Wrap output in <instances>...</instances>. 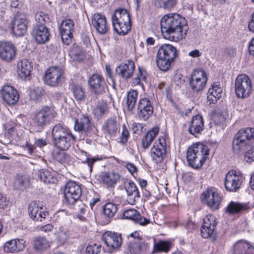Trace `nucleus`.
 <instances>
[{
  "label": "nucleus",
  "mask_w": 254,
  "mask_h": 254,
  "mask_svg": "<svg viewBox=\"0 0 254 254\" xmlns=\"http://www.w3.org/2000/svg\"><path fill=\"white\" fill-rule=\"evenodd\" d=\"M160 25L164 38L175 42L185 38L189 29L185 18L176 13L165 15L160 20Z\"/></svg>",
  "instance_id": "f257e3e1"
},
{
  "label": "nucleus",
  "mask_w": 254,
  "mask_h": 254,
  "mask_svg": "<svg viewBox=\"0 0 254 254\" xmlns=\"http://www.w3.org/2000/svg\"><path fill=\"white\" fill-rule=\"evenodd\" d=\"M188 55L190 57H191L193 58H199L202 55V53L200 52L198 50L195 49L190 52L188 54Z\"/></svg>",
  "instance_id": "69168bd1"
},
{
  "label": "nucleus",
  "mask_w": 254,
  "mask_h": 254,
  "mask_svg": "<svg viewBox=\"0 0 254 254\" xmlns=\"http://www.w3.org/2000/svg\"><path fill=\"white\" fill-rule=\"evenodd\" d=\"M92 24L97 31L102 35L106 34L109 29L105 16L99 13L93 15Z\"/></svg>",
  "instance_id": "5701e85b"
},
{
  "label": "nucleus",
  "mask_w": 254,
  "mask_h": 254,
  "mask_svg": "<svg viewBox=\"0 0 254 254\" xmlns=\"http://www.w3.org/2000/svg\"><path fill=\"white\" fill-rule=\"evenodd\" d=\"M233 254H254V249L248 243L238 241L234 246Z\"/></svg>",
  "instance_id": "f704fd0d"
},
{
  "label": "nucleus",
  "mask_w": 254,
  "mask_h": 254,
  "mask_svg": "<svg viewBox=\"0 0 254 254\" xmlns=\"http://www.w3.org/2000/svg\"><path fill=\"white\" fill-rule=\"evenodd\" d=\"M159 132L158 127H154L149 131L142 138V147L144 149L147 148L154 138L157 135Z\"/></svg>",
  "instance_id": "ea45409f"
},
{
  "label": "nucleus",
  "mask_w": 254,
  "mask_h": 254,
  "mask_svg": "<svg viewBox=\"0 0 254 254\" xmlns=\"http://www.w3.org/2000/svg\"><path fill=\"white\" fill-rule=\"evenodd\" d=\"M137 109L138 118L143 121H147L153 113L152 104L147 98L139 99Z\"/></svg>",
  "instance_id": "2eb2a0df"
},
{
  "label": "nucleus",
  "mask_w": 254,
  "mask_h": 254,
  "mask_svg": "<svg viewBox=\"0 0 254 254\" xmlns=\"http://www.w3.org/2000/svg\"><path fill=\"white\" fill-rule=\"evenodd\" d=\"M38 178L45 184L54 183L55 179L50 171L46 169H41L38 172Z\"/></svg>",
  "instance_id": "c03bdc74"
},
{
  "label": "nucleus",
  "mask_w": 254,
  "mask_h": 254,
  "mask_svg": "<svg viewBox=\"0 0 254 254\" xmlns=\"http://www.w3.org/2000/svg\"><path fill=\"white\" fill-rule=\"evenodd\" d=\"M135 70L134 62L128 60L125 63H122L116 68V74L124 79H127L132 77Z\"/></svg>",
  "instance_id": "4be33fe9"
},
{
  "label": "nucleus",
  "mask_w": 254,
  "mask_h": 254,
  "mask_svg": "<svg viewBox=\"0 0 254 254\" xmlns=\"http://www.w3.org/2000/svg\"><path fill=\"white\" fill-rule=\"evenodd\" d=\"M43 94V90L41 87H37L31 90L29 93L30 98L34 101H39Z\"/></svg>",
  "instance_id": "603ef678"
},
{
  "label": "nucleus",
  "mask_w": 254,
  "mask_h": 254,
  "mask_svg": "<svg viewBox=\"0 0 254 254\" xmlns=\"http://www.w3.org/2000/svg\"><path fill=\"white\" fill-rule=\"evenodd\" d=\"M99 158H86L85 161H83V163H87L88 164V167H89V171L90 172H91L92 171V167L94 163L99 160Z\"/></svg>",
  "instance_id": "bf43d9fd"
},
{
  "label": "nucleus",
  "mask_w": 254,
  "mask_h": 254,
  "mask_svg": "<svg viewBox=\"0 0 254 254\" xmlns=\"http://www.w3.org/2000/svg\"><path fill=\"white\" fill-rule=\"evenodd\" d=\"M138 93L136 91L132 90L129 91L127 96V109L129 111H131L134 108L136 102Z\"/></svg>",
  "instance_id": "37998d69"
},
{
  "label": "nucleus",
  "mask_w": 254,
  "mask_h": 254,
  "mask_svg": "<svg viewBox=\"0 0 254 254\" xmlns=\"http://www.w3.org/2000/svg\"><path fill=\"white\" fill-rule=\"evenodd\" d=\"M74 129L79 132H88L92 128L91 120L87 115H82L74 123Z\"/></svg>",
  "instance_id": "a878e982"
},
{
  "label": "nucleus",
  "mask_w": 254,
  "mask_h": 254,
  "mask_svg": "<svg viewBox=\"0 0 254 254\" xmlns=\"http://www.w3.org/2000/svg\"><path fill=\"white\" fill-rule=\"evenodd\" d=\"M112 25L117 33L120 35H125L131 30V20L115 21Z\"/></svg>",
  "instance_id": "72a5a7b5"
},
{
  "label": "nucleus",
  "mask_w": 254,
  "mask_h": 254,
  "mask_svg": "<svg viewBox=\"0 0 254 254\" xmlns=\"http://www.w3.org/2000/svg\"><path fill=\"white\" fill-rule=\"evenodd\" d=\"M171 243L168 242L160 241L154 245V248L157 252H167L169 251Z\"/></svg>",
  "instance_id": "5fc2aeb1"
},
{
  "label": "nucleus",
  "mask_w": 254,
  "mask_h": 254,
  "mask_svg": "<svg viewBox=\"0 0 254 254\" xmlns=\"http://www.w3.org/2000/svg\"><path fill=\"white\" fill-rule=\"evenodd\" d=\"M1 94L3 100L9 105H14L19 99L17 91L10 85L4 86L1 90Z\"/></svg>",
  "instance_id": "b1692460"
},
{
  "label": "nucleus",
  "mask_w": 254,
  "mask_h": 254,
  "mask_svg": "<svg viewBox=\"0 0 254 254\" xmlns=\"http://www.w3.org/2000/svg\"><path fill=\"white\" fill-rule=\"evenodd\" d=\"M247 209V206L239 202L231 201L226 208L227 212L231 214H237Z\"/></svg>",
  "instance_id": "a19ab883"
},
{
  "label": "nucleus",
  "mask_w": 254,
  "mask_h": 254,
  "mask_svg": "<svg viewBox=\"0 0 254 254\" xmlns=\"http://www.w3.org/2000/svg\"><path fill=\"white\" fill-rule=\"evenodd\" d=\"M35 16L36 20L39 23L36 25H45L50 21L49 15L43 11L37 12Z\"/></svg>",
  "instance_id": "3c124183"
},
{
  "label": "nucleus",
  "mask_w": 254,
  "mask_h": 254,
  "mask_svg": "<svg viewBox=\"0 0 254 254\" xmlns=\"http://www.w3.org/2000/svg\"><path fill=\"white\" fill-rule=\"evenodd\" d=\"M104 215L110 219L113 218L118 211V205L113 203H106L103 207Z\"/></svg>",
  "instance_id": "79ce46f5"
},
{
  "label": "nucleus",
  "mask_w": 254,
  "mask_h": 254,
  "mask_svg": "<svg viewBox=\"0 0 254 254\" xmlns=\"http://www.w3.org/2000/svg\"><path fill=\"white\" fill-rule=\"evenodd\" d=\"M81 189L75 182H67L64 190V199L70 204H73L81 195Z\"/></svg>",
  "instance_id": "9d476101"
},
{
  "label": "nucleus",
  "mask_w": 254,
  "mask_h": 254,
  "mask_svg": "<svg viewBox=\"0 0 254 254\" xmlns=\"http://www.w3.org/2000/svg\"><path fill=\"white\" fill-rule=\"evenodd\" d=\"M8 204V201L2 194L0 193V208L4 209Z\"/></svg>",
  "instance_id": "052dcab7"
},
{
  "label": "nucleus",
  "mask_w": 254,
  "mask_h": 254,
  "mask_svg": "<svg viewBox=\"0 0 254 254\" xmlns=\"http://www.w3.org/2000/svg\"><path fill=\"white\" fill-rule=\"evenodd\" d=\"M120 178L119 174L114 172H106L101 177L102 181L108 187L114 186L119 181Z\"/></svg>",
  "instance_id": "c9c22d12"
},
{
  "label": "nucleus",
  "mask_w": 254,
  "mask_h": 254,
  "mask_svg": "<svg viewBox=\"0 0 254 254\" xmlns=\"http://www.w3.org/2000/svg\"><path fill=\"white\" fill-rule=\"evenodd\" d=\"M204 127L202 117L200 115L194 116L189 126V132L195 137L203 130Z\"/></svg>",
  "instance_id": "bb28decb"
},
{
  "label": "nucleus",
  "mask_w": 254,
  "mask_h": 254,
  "mask_svg": "<svg viewBox=\"0 0 254 254\" xmlns=\"http://www.w3.org/2000/svg\"><path fill=\"white\" fill-rule=\"evenodd\" d=\"M123 217L125 219L133 220L135 223L145 226L150 223V220L142 217L140 213L134 209H129L124 211Z\"/></svg>",
  "instance_id": "cd10ccee"
},
{
  "label": "nucleus",
  "mask_w": 254,
  "mask_h": 254,
  "mask_svg": "<svg viewBox=\"0 0 254 254\" xmlns=\"http://www.w3.org/2000/svg\"><path fill=\"white\" fill-rule=\"evenodd\" d=\"M28 20L24 13H16L10 23V29L16 36H22L27 32Z\"/></svg>",
  "instance_id": "0eeeda50"
},
{
  "label": "nucleus",
  "mask_w": 254,
  "mask_h": 254,
  "mask_svg": "<svg viewBox=\"0 0 254 254\" xmlns=\"http://www.w3.org/2000/svg\"><path fill=\"white\" fill-rule=\"evenodd\" d=\"M23 239H16L7 242L4 245L3 250L6 253H17L24 248Z\"/></svg>",
  "instance_id": "c756f323"
},
{
  "label": "nucleus",
  "mask_w": 254,
  "mask_h": 254,
  "mask_svg": "<svg viewBox=\"0 0 254 254\" xmlns=\"http://www.w3.org/2000/svg\"><path fill=\"white\" fill-rule=\"evenodd\" d=\"M16 183H17L18 189L23 190L28 185V182L26 178H20L17 179Z\"/></svg>",
  "instance_id": "13d9d810"
},
{
  "label": "nucleus",
  "mask_w": 254,
  "mask_h": 254,
  "mask_svg": "<svg viewBox=\"0 0 254 254\" xmlns=\"http://www.w3.org/2000/svg\"><path fill=\"white\" fill-rule=\"evenodd\" d=\"M31 35L37 43L40 44H45L49 40V30L45 25H35Z\"/></svg>",
  "instance_id": "412c9836"
},
{
  "label": "nucleus",
  "mask_w": 254,
  "mask_h": 254,
  "mask_svg": "<svg viewBox=\"0 0 254 254\" xmlns=\"http://www.w3.org/2000/svg\"><path fill=\"white\" fill-rule=\"evenodd\" d=\"M123 130L120 137V142L122 144H125L129 136V132L127 129L126 128L125 125L123 126Z\"/></svg>",
  "instance_id": "4d7b16f0"
},
{
  "label": "nucleus",
  "mask_w": 254,
  "mask_h": 254,
  "mask_svg": "<svg viewBox=\"0 0 254 254\" xmlns=\"http://www.w3.org/2000/svg\"><path fill=\"white\" fill-rule=\"evenodd\" d=\"M158 88L159 90H162L164 88L165 89V93L167 95L169 94L170 92V88L168 85H166V83L164 82H161L159 83Z\"/></svg>",
  "instance_id": "0e129e2a"
},
{
  "label": "nucleus",
  "mask_w": 254,
  "mask_h": 254,
  "mask_svg": "<svg viewBox=\"0 0 254 254\" xmlns=\"http://www.w3.org/2000/svg\"><path fill=\"white\" fill-rule=\"evenodd\" d=\"M43 206V204L40 201H32L29 204V214L33 220L42 221L49 215L48 211H44Z\"/></svg>",
  "instance_id": "dca6fc26"
},
{
  "label": "nucleus",
  "mask_w": 254,
  "mask_h": 254,
  "mask_svg": "<svg viewBox=\"0 0 254 254\" xmlns=\"http://www.w3.org/2000/svg\"><path fill=\"white\" fill-rule=\"evenodd\" d=\"M53 158L61 163L65 162L68 156L63 150H55L52 152Z\"/></svg>",
  "instance_id": "8fccbe9b"
},
{
  "label": "nucleus",
  "mask_w": 254,
  "mask_h": 254,
  "mask_svg": "<svg viewBox=\"0 0 254 254\" xmlns=\"http://www.w3.org/2000/svg\"><path fill=\"white\" fill-rule=\"evenodd\" d=\"M23 147L24 150H27L28 153L30 155H31L33 153L35 149L34 146L28 141H26L25 145L23 146Z\"/></svg>",
  "instance_id": "680f3d73"
},
{
  "label": "nucleus",
  "mask_w": 254,
  "mask_h": 254,
  "mask_svg": "<svg viewBox=\"0 0 254 254\" xmlns=\"http://www.w3.org/2000/svg\"><path fill=\"white\" fill-rule=\"evenodd\" d=\"M71 132L67 127L61 124L56 125L53 128L52 135L53 140L65 136Z\"/></svg>",
  "instance_id": "4c0bfd02"
},
{
  "label": "nucleus",
  "mask_w": 254,
  "mask_h": 254,
  "mask_svg": "<svg viewBox=\"0 0 254 254\" xmlns=\"http://www.w3.org/2000/svg\"><path fill=\"white\" fill-rule=\"evenodd\" d=\"M166 141L163 138L155 142L151 149V156L156 163L162 161L166 153Z\"/></svg>",
  "instance_id": "aec40b11"
},
{
  "label": "nucleus",
  "mask_w": 254,
  "mask_h": 254,
  "mask_svg": "<svg viewBox=\"0 0 254 254\" xmlns=\"http://www.w3.org/2000/svg\"><path fill=\"white\" fill-rule=\"evenodd\" d=\"M254 141V128L247 127L240 129L234 138L233 150L237 154L245 152V160L248 162H252L254 161V147L250 144Z\"/></svg>",
  "instance_id": "f03ea898"
},
{
  "label": "nucleus",
  "mask_w": 254,
  "mask_h": 254,
  "mask_svg": "<svg viewBox=\"0 0 254 254\" xmlns=\"http://www.w3.org/2000/svg\"><path fill=\"white\" fill-rule=\"evenodd\" d=\"M108 111V105L105 103H102L98 105L94 109L93 113L97 118H101Z\"/></svg>",
  "instance_id": "09e8293b"
},
{
  "label": "nucleus",
  "mask_w": 254,
  "mask_h": 254,
  "mask_svg": "<svg viewBox=\"0 0 254 254\" xmlns=\"http://www.w3.org/2000/svg\"><path fill=\"white\" fill-rule=\"evenodd\" d=\"M102 240L109 250L111 251L118 249L122 244L121 235L111 231L105 232L102 236Z\"/></svg>",
  "instance_id": "a211bd4d"
},
{
  "label": "nucleus",
  "mask_w": 254,
  "mask_h": 254,
  "mask_svg": "<svg viewBox=\"0 0 254 254\" xmlns=\"http://www.w3.org/2000/svg\"><path fill=\"white\" fill-rule=\"evenodd\" d=\"M215 218L212 215H207L203 218V223L201 228V234L203 238L210 237L216 228Z\"/></svg>",
  "instance_id": "393cba45"
},
{
  "label": "nucleus",
  "mask_w": 254,
  "mask_h": 254,
  "mask_svg": "<svg viewBox=\"0 0 254 254\" xmlns=\"http://www.w3.org/2000/svg\"><path fill=\"white\" fill-rule=\"evenodd\" d=\"M177 55V49L174 46L170 44L162 45L159 48L157 55V66L162 71L168 70Z\"/></svg>",
  "instance_id": "20e7f679"
},
{
  "label": "nucleus",
  "mask_w": 254,
  "mask_h": 254,
  "mask_svg": "<svg viewBox=\"0 0 254 254\" xmlns=\"http://www.w3.org/2000/svg\"><path fill=\"white\" fill-rule=\"evenodd\" d=\"M207 80L206 74L204 70L195 69L191 74L189 85L193 92H199L204 88Z\"/></svg>",
  "instance_id": "6e6552de"
},
{
  "label": "nucleus",
  "mask_w": 254,
  "mask_h": 254,
  "mask_svg": "<svg viewBox=\"0 0 254 254\" xmlns=\"http://www.w3.org/2000/svg\"><path fill=\"white\" fill-rule=\"evenodd\" d=\"M177 0H157L155 5L160 8L171 10L177 3Z\"/></svg>",
  "instance_id": "de8ad7c7"
},
{
  "label": "nucleus",
  "mask_w": 254,
  "mask_h": 254,
  "mask_svg": "<svg viewBox=\"0 0 254 254\" xmlns=\"http://www.w3.org/2000/svg\"><path fill=\"white\" fill-rule=\"evenodd\" d=\"M50 242L43 237H37L34 242V248L38 251H42L50 247Z\"/></svg>",
  "instance_id": "a18cd8bd"
},
{
  "label": "nucleus",
  "mask_w": 254,
  "mask_h": 254,
  "mask_svg": "<svg viewBox=\"0 0 254 254\" xmlns=\"http://www.w3.org/2000/svg\"><path fill=\"white\" fill-rule=\"evenodd\" d=\"M88 84L91 91L96 95H99L105 92L107 85L102 75L95 73L89 79Z\"/></svg>",
  "instance_id": "ddd939ff"
},
{
  "label": "nucleus",
  "mask_w": 254,
  "mask_h": 254,
  "mask_svg": "<svg viewBox=\"0 0 254 254\" xmlns=\"http://www.w3.org/2000/svg\"><path fill=\"white\" fill-rule=\"evenodd\" d=\"M236 96L240 98L249 97L252 90V83L250 78L245 74H239L235 83Z\"/></svg>",
  "instance_id": "423d86ee"
},
{
  "label": "nucleus",
  "mask_w": 254,
  "mask_h": 254,
  "mask_svg": "<svg viewBox=\"0 0 254 254\" xmlns=\"http://www.w3.org/2000/svg\"><path fill=\"white\" fill-rule=\"evenodd\" d=\"M63 75L64 70L61 67L59 66L50 67L45 72V82L50 86H56L63 80Z\"/></svg>",
  "instance_id": "1a4fd4ad"
},
{
  "label": "nucleus",
  "mask_w": 254,
  "mask_h": 254,
  "mask_svg": "<svg viewBox=\"0 0 254 254\" xmlns=\"http://www.w3.org/2000/svg\"><path fill=\"white\" fill-rule=\"evenodd\" d=\"M222 92V88L218 85H213L209 88L207 93V100L210 104L215 103L221 97Z\"/></svg>",
  "instance_id": "58836bf2"
},
{
  "label": "nucleus",
  "mask_w": 254,
  "mask_h": 254,
  "mask_svg": "<svg viewBox=\"0 0 254 254\" xmlns=\"http://www.w3.org/2000/svg\"><path fill=\"white\" fill-rule=\"evenodd\" d=\"M248 49L250 54L254 56V38L250 42Z\"/></svg>",
  "instance_id": "774afa93"
},
{
  "label": "nucleus",
  "mask_w": 254,
  "mask_h": 254,
  "mask_svg": "<svg viewBox=\"0 0 254 254\" xmlns=\"http://www.w3.org/2000/svg\"><path fill=\"white\" fill-rule=\"evenodd\" d=\"M128 238H132L133 240H130L128 248L131 254H144L147 250L148 245L147 243L141 241V238L139 233L135 231L130 234Z\"/></svg>",
  "instance_id": "9b49d317"
},
{
  "label": "nucleus",
  "mask_w": 254,
  "mask_h": 254,
  "mask_svg": "<svg viewBox=\"0 0 254 254\" xmlns=\"http://www.w3.org/2000/svg\"><path fill=\"white\" fill-rule=\"evenodd\" d=\"M242 183V176L237 174L235 171H230L226 175L225 187L227 190L237 191L240 188Z\"/></svg>",
  "instance_id": "f3484780"
},
{
  "label": "nucleus",
  "mask_w": 254,
  "mask_h": 254,
  "mask_svg": "<svg viewBox=\"0 0 254 254\" xmlns=\"http://www.w3.org/2000/svg\"><path fill=\"white\" fill-rule=\"evenodd\" d=\"M74 25L73 21L70 19H65L61 24L60 31L61 38L63 43L66 45H69L72 42Z\"/></svg>",
  "instance_id": "f8f14e48"
},
{
  "label": "nucleus",
  "mask_w": 254,
  "mask_h": 254,
  "mask_svg": "<svg viewBox=\"0 0 254 254\" xmlns=\"http://www.w3.org/2000/svg\"><path fill=\"white\" fill-rule=\"evenodd\" d=\"M71 90L76 100L79 101L84 100L85 92L84 89L80 85L74 84L72 86Z\"/></svg>",
  "instance_id": "49530a36"
},
{
  "label": "nucleus",
  "mask_w": 254,
  "mask_h": 254,
  "mask_svg": "<svg viewBox=\"0 0 254 254\" xmlns=\"http://www.w3.org/2000/svg\"><path fill=\"white\" fill-rule=\"evenodd\" d=\"M207 148L201 143H195L188 149L187 159L189 166L195 169L200 168L208 155Z\"/></svg>",
  "instance_id": "7ed1b4c3"
},
{
  "label": "nucleus",
  "mask_w": 254,
  "mask_h": 254,
  "mask_svg": "<svg viewBox=\"0 0 254 254\" xmlns=\"http://www.w3.org/2000/svg\"><path fill=\"white\" fill-rule=\"evenodd\" d=\"M131 20L130 14L128 11L123 8L116 9L112 15V24H114L115 21H123Z\"/></svg>",
  "instance_id": "e433bc0d"
},
{
  "label": "nucleus",
  "mask_w": 254,
  "mask_h": 254,
  "mask_svg": "<svg viewBox=\"0 0 254 254\" xmlns=\"http://www.w3.org/2000/svg\"><path fill=\"white\" fill-rule=\"evenodd\" d=\"M202 201L206 203L211 209L215 210L219 208L221 201L220 195L214 189H208L201 194Z\"/></svg>",
  "instance_id": "4468645a"
},
{
  "label": "nucleus",
  "mask_w": 254,
  "mask_h": 254,
  "mask_svg": "<svg viewBox=\"0 0 254 254\" xmlns=\"http://www.w3.org/2000/svg\"><path fill=\"white\" fill-rule=\"evenodd\" d=\"M17 67L18 75L23 79L29 77L33 68L31 63L26 59L19 61L17 64Z\"/></svg>",
  "instance_id": "2f4dec72"
},
{
  "label": "nucleus",
  "mask_w": 254,
  "mask_h": 254,
  "mask_svg": "<svg viewBox=\"0 0 254 254\" xmlns=\"http://www.w3.org/2000/svg\"><path fill=\"white\" fill-rule=\"evenodd\" d=\"M69 237L68 232L60 230L58 233L57 239L60 244H63L66 242Z\"/></svg>",
  "instance_id": "6e6d98bb"
},
{
  "label": "nucleus",
  "mask_w": 254,
  "mask_h": 254,
  "mask_svg": "<svg viewBox=\"0 0 254 254\" xmlns=\"http://www.w3.org/2000/svg\"><path fill=\"white\" fill-rule=\"evenodd\" d=\"M57 116V113L53 108L44 106L33 114L32 122L34 127L38 129H43L50 124Z\"/></svg>",
  "instance_id": "39448f33"
},
{
  "label": "nucleus",
  "mask_w": 254,
  "mask_h": 254,
  "mask_svg": "<svg viewBox=\"0 0 254 254\" xmlns=\"http://www.w3.org/2000/svg\"><path fill=\"white\" fill-rule=\"evenodd\" d=\"M143 128L142 124L139 123H134L132 124L131 126V129L133 133H137L139 130H140L141 131H142V129Z\"/></svg>",
  "instance_id": "e2e57ef3"
},
{
  "label": "nucleus",
  "mask_w": 254,
  "mask_h": 254,
  "mask_svg": "<svg viewBox=\"0 0 254 254\" xmlns=\"http://www.w3.org/2000/svg\"><path fill=\"white\" fill-rule=\"evenodd\" d=\"M120 127V123L115 116L109 118L106 120L102 126V130L104 133L110 136L115 135Z\"/></svg>",
  "instance_id": "c85d7f7f"
},
{
  "label": "nucleus",
  "mask_w": 254,
  "mask_h": 254,
  "mask_svg": "<svg viewBox=\"0 0 254 254\" xmlns=\"http://www.w3.org/2000/svg\"><path fill=\"white\" fill-rule=\"evenodd\" d=\"M75 137L70 133L65 136L53 140V141L54 145L57 148L62 150H65L69 148L72 143V141L75 140Z\"/></svg>",
  "instance_id": "473e14b6"
},
{
  "label": "nucleus",
  "mask_w": 254,
  "mask_h": 254,
  "mask_svg": "<svg viewBox=\"0 0 254 254\" xmlns=\"http://www.w3.org/2000/svg\"><path fill=\"white\" fill-rule=\"evenodd\" d=\"M17 54L16 48L13 44L7 42L0 43V58L9 62L13 60Z\"/></svg>",
  "instance_id": "6ab92c4d"
},
{
  "label": "nucleus",
  "mask_w": 254,
  "mask_h": 254,
  "mask_svg": "<svg viewBox=\"0 0 254 254\" xmlns=\"http://www.w3.org/2000/svg\"><path fill=\"white\" fill-rule=\"evenodd\" d=\"M102 248L101 245L95 244L89 245L86 249V254H102Z\"/></svg>",
  "instance_id": "864d4df0"
},
{
  "label": "nucleus",
  "mask_w": 254,
  "mask_h": 254,
  "mask_svg": "<svg viewBox=\"0 0 254 254\" xmlns=\"http://www.w3.org/2000/svg\"><path fill=\"white\" fill-rule=\"evenodd\" d=\"M126 167L131 174H133L134 172H136L137 168L135 166L131 163H128L126 165Z\"/></svg>",
  "instance_id": "338daca9"
},
{
  "label": "nucleus",
  "mask_w": 254,
  "mask_h": 254,
  "mask_svg": "<svg viewBox=\"0 0 254 254\" xmlns=\"http://www.w3.org/2000/svg\"><path fill=\"white\" fill-rule=\"evenodd\" d=\"M126 190L127 202L130 204H134L140 198V194L136 185L133 182H129L127 183Z\"/></svg>",
  "instance_id": "7c9ffc66"
}]
</instances>
